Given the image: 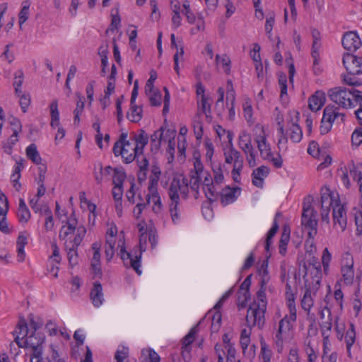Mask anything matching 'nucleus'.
I'll return each mask as SVG.
<instances>
[{
  "instance_id": "obj_24",
  "label": "nucleus",
  "mask_w": 362,
  "mask_h": 362,
  "mask_svg": "<svg viewBox=\"0 0 362 362\" xmlns=\"http://www.w3.org/2000/svg\"><path fill=\"white\" fill-rule=\"evenodd\" d=\"M139 154L140 153L136 150V147H134V145L131 143L130 146H127L126 145L123 146L122 154L121 156L125 163H130L136 158V157H138Z\"/></svg>"
},
{
  "instance_id": "obj_48",
  "label": "nucleus",
  "mask_w": 362,
  "mask_h": 362,
  "mask_svg": "<svg viewBox=\"0 0 362 362\" xmlns=\"http://www.w3.org/2000/svg\"><path fill=\"white\" fill-rule=\"evenodd\" d=\"M321 209H330V206H333V199L329 193H322L321 195Z\"/></svg>"
},
{
  "instance_id": "obj_64",
  "label": "nucleus",
  "mask_w": 362,
  "mask_h": 362,
  "mask_svg": "<svg viewBox=\"0 0 362 362\" xmlns=\"http://www.w3.org/2000/svg\"><path fill=\"white\" fill-rule=\"evenodd\" d=\"M251 143V138L249 134L246 132H243L239 136L238 139V146L239 147H242L244 144H249Z\"/></svg>"
},
{
  "instance_id": "obj_37",
  "label": "nucleus",
  "mask_w": 362,
  "mask_h": 362,
  "mask_svg": "<svg viewBox=\"0 0 362 362\" xmlns=\"http://www.w3.org/2000/svg\"><path fill=\"white\" fill-rule=\"evenodd\" d=\"M151 172L153 175L151 176L149 178L148 187H157L160 175L161 174L160 169L157 165H153L151 167Z\"/></svg>"
},
{
  "instance_id": "obj_53",
  "label": "nucleus",
  "mask_w": 362,
  "mask_h": 362,
  "mask_svg": "<svg viewBox=\"0 0 362 362\" xmlns=\"http://www.w3.org/2000/svg\"><path fill=\"white\" fill-rule=\"evenodd\" d=\"M356 75H350L349 73L343 76V81L345 83L351 86H360L362 85V81L355 77Z\"/></svg>"
},
{
  "instance_id": "obj_43",
  "label": "nucleus",
  "mask_w": 362,
  "mask_h": 362,
  "mask_svg": "<svg viewBox=\"0 0 362 362\" xmlns=\"http://www.w3.org/2000/svg\"><path fill=\"white\" fill-rule=\"evenodd\" d=\"M302 308L305 310L309 311L313 305V300L311 297V291L310 288H307L301 300Z\"/></svg>"
},
{
  "instance_id": "obj_29",
  "label": "nucleus",
  "mask_w": 362,
  "mask_h": 362,
  "mask_svg": "<svg viewBox=\"0 0 362 362\" xmlns=\"http://www.w3.org/2000/svg\"><path fill=\"white\" fill-rule=\"evenodd\" d=\"M26 155L27 157L34 163L37 165H40L41 163L42 158L35 144H31L27 147Z\"/></svg>"
},
{
  "instance_id": "obj_25",
  "label": "nucleus",
  "mask_w": 362,
  "mask_h": 362,
  "mask_svg": "<svg viewBox=\"0 0 362 362\" xmlns=\"http://www.w3.org/2000/svg\"><path fill=\"white\" fill-rule=\"evenodd\" d=\"M269 173V168L264 165H262L255 170L252 174L253 185L257 187H262L263 182L262 177H266Z\"/></svg>"
},
{
  "instance_id": "obj_26",
  "label": "nucleus",
  "mask_w": 362,
  "mask_h": 362,
  "mask_svg": "<svg viewBox=\"0 0 362 362\" xmlns=\"http://www.w3.org/2000/svg\"><path fill=\"white\" fill-rule=\"evenodd\" d=\"M196 334V327L192 328L189 333L183 338L182 339V349H183V355L185 356V353L189 354L191 351L190 345L194 340Z\"/></svg>"
},
{
  "instance_id": "obj_39",
  "label": "nucleus",
  "mask_w": 362,
  "mask_h": 362,
  "mask_svg": "<svg viewBox=\"0 0 362 362\" xmlns=\"http://www.w3.org/2000/svg\"><path fill=\"white\" fill-rule=\"evenodd\" d=\"M137 159V163L139 168L141 172H143V177L140 175L139 176V180H144L146 178V171L148 170V160L146 158L143 156V154H139L138 157H136Z\"/></svg>"
},
{
  "instance_id": "obj_56",
  "label": "nucleus",
  "mask_w": 362,
  "mask_h": 362,
  "mask_svg": "<svg viewBox=\"0 0 362 362\" xmlns=\"http://www.w3.org/2000/svg\"><path fill=\"white\" fill-rule=\"evenodd\" d=\"M23 168V163L20 161L16 162L13 172L11 176V180L12 182L19 181V179L21 178V172Z\"/></svg>"
},
{
  "instance_id": "obj_20",
  "label": "nucleus",
  "mask_w": 362,
  "mask_h": 362,
  "mask_svg": "<svg viewBox=\"0 0 362 362\" xmlns=\"http://www.w3.org/2000/svg\"><path fill=\"white\" fill-rule=\"evenodd\" d=\"M325 100V93L317 90L308 100L309 108L313 112H317L324 105Z\"/></svg>"
},
{
  "instance_id": "obj_10",
  "label": "nucleus",
  "mask_w": 362,
  "mask_h": 362,
  "mask_svg": "<svg viewBox=\"0 0 362 362\" xmlns=\"http://www.w3.org/2000/svg\"><path fill=\"white\" fill-rule=\"evenodd\" d=\"M341 273L346 285H351L354 278V259L349 253L344 255L342 259Z\"/></svg>"
},
{
  "instance_id": "obj_58",
  "label": "nucleus",
  "mask_w": 362,
  "mask_h": 362,
  "mask_svg": "<svg viewBox=\"0 0 362 362\" xmlns=\"http://www.w3.org/2000/svg\"><path fill=\"white\" fill-rule=\"evenodd\" d=\"M286 321L284 320H280L279 324V329L276 333L275 341L278 346H281L283 344L282 334L283 332H286V331L284 329V323Z\"/></svg>"
},
{
  "instance_id": "obj_21",
  "label": "nucleus",
  "mask_w": 362,
  "mask_h": 362,
  "mask_svg": "<svg viewBox=\"0 0 362 362\" xmlns=\"http://www.w3.org/2000/svg\"><path fill=\"white\" fill-rule=\"evenodd\" d=\"M66 224V226H63L60 229L59 237L61 240H65L69 235L74 233L75 230L77 231L78 228V227H76L77 220L75 217L74 212L71 215Z\"/></svg>"
},
{
  "instance_id": "obj_35",
  "label": "nucleus",
  "mask_w": 362,
  "mask_h": 362,
  "mask_svg": "<svg viewBox=\"0 0 362 362\" xmlns=\"http://www.w3.org/2000/svg\"><path fill=\"white\" fill-rule=\"evenodd\" d=\"M30 2L29 0L23 2V7L18 14L20 28H22V25L28 19L29 17V8Z\"/></svg>"
},
{
  "instance_id": "obj_32",
  "label": "nucleus",
  "mask_w": 362,
  "mask_h": 362,
  "mask_svg": "<svg viewBox=\"0 0 362 362\" xmlns=\"http://www.w3.org/2000/svg\"><path fill=\"white\" fill-rule=\"evenodd\" d=\"M279 215V213H277L276 214L275 218L274 219L273 225L267 235V238H266V241H265V249L267 251L269 250V246L272 244V239L276 235V233H277V231L279 230V224H278L277 220H276V217Z\"/></svg>"
},
{
  "instance_id": "obj_12",
  "label": "nucleus",
  "mask_w": 362,
  "mask_h": 362,
  "mask_svg": "<svg viewBox=\"0 0 362 362\" xmlns=\"http://www.w3.org/2000/svg\"><path fill=\"white\" fill-rule=\"evenodd\" d=\"M341 43L344 48L350 52L356 51L362 45V42L358 35L354 31L346 32L343 35Z\"/></svg>"
},
{
  "instance_id": "obj_57",
  "label": "nucleus",
  "mask_w": 362,
  "mask_h": 362,
  "mask_svg": "<svg viewBox=\"0 0 362 362\" xmlns=\"http://www.w3.org/2000/svg\"><path fill=\"white\" fill-rule=\"evenodd\" d=\"M8 210V202L6 195L0 192V214L6 215Z\"/></svg>"
},
{
  "instance_id": "obj_19",
  "label": "nucleus",
  "mask_w": 362,
  "mask_h": 362,
  "mask_svg": "<svg viewBox=\"0 0 362 362\" xmlns=\"http://www.w3.org/2000/svg\"><path fill=\"white\" fill-rule=\"evenodd\" d=\"M263 134L258 135L255 141L257 144V148L260 152L261 157L264 159H269L271 158L272 151L270 145L267 143L264 132L262 130Z\"/></svg>"
},
{
  "instance_id": "obj_44",
  "label": "nucleus",
  "mask_w": 362,
  "mask_h": 362,
  "mask_svg": "<svg viewBox=\"0 0 362 362\" xmlns=\"http://www.w3.org/2000/svg\"><path fill=\"white\" fill-rule=\"evenodd\" d=\"M115 239H106L105 253L107 261H110L115 254Z\"/></svg>"
},
{
  "instance_id": "obj_59",
  "label": "nucleus",
  "mask_w": 362,
  "mask_h": 362,
  "mask_svg": "<svg viewBox=\"0 0 362 362\" xmlns=\"http://www.w3.org/2000/svg\"><path fill=\"white\" fill-rule=\"evenodd\" d=\"M356 332L353 330H347L346 332L345 340L346 344V349L348 351H350L351 347L355 342Z\"/></svg>"
},
{
  "instance_id": "obj_42",
  "label": "nucleus",
  "mask_w": 362,
  "mask_h": 362,
  "mask_svg": "<svg viewBox=\"0 0 362 362\" xmlns=\"http://www.w3.org/2000/svg\"><path fill=\"white\" fill-rule=\"evenodd\" d=\"M212 170L214 173V181L215 184L218 185L222 183L224 180V176L222 172L221 164H213Z\"/></svg>"
},
{
  "instance_id": "obj_13",
  "label": "nucleus",
  "mask_w": 362,
  "mask_h": 362,
  "mask_svg": "<svg viewBox=\"0 0 362 362\" xmlns=\"http://www.w3.org/2000/svg\"><path fill=\"white\" fill-rule=\"evenodd\" d=\"M202 175H203L204 177L203 190L208 200L212 202L217 199L218 194L214 185V179L209 172H204Z\"/></svg>"
},
{
  "instance_id": "obj_5",
  "label": "nucleus",
  "mask_w": 362,
  "mask_h": 362,
  "mask_svg": "<svg viewBox=\"0 0 362 362\" xmlns=\"http://www.w3.org/2000/svg\"><path fill=\"white\" fill-rule=\"evenodd\" d=\"M339 107L334 105H327L323 112V116L321 120V125L320 127L321 134H327L331 128L332 122L339 117H341V120H344L345 114L340 113L338 112Z\"/></svg>"
},
{
  "instance_id": "obj_36",
  "label": "nucleus",
  "mask_w": 362,
  "mask_h": 362,
  "mask_svg": "<svg viewBox=\"0 0 362 362\" xmlns=\"http://www.w3.org/2000/svg\"><path fill=\"white\" fill-rule=\"evenodd\" d=\"M290 139L295 143H298L301 141L303 136L302 129L297 124L293 123L290 128Z\"/></svg>"
},
{
  "instance_id": "obj_16",
  "label": "nucleus",
  "mask_w": 362,
  "mask_h": 362,
  "mask_svg": "<svg viewBox=\"0 0 362 362\" xmlns=\"http://www.w3.org/2000/svg\"><path fill=\"white\" fill-rule=\"evenodd\" d=\"M148 194L146 195V202L149 204L151 201L153 202V211L158 214L163 207L160 197L158 192L157 187H148Z\"/></svg>"
},
{
  "instance_id": "obj_7",
  "label": "nucleus",
  "mask_w": 362,
  "mask_h": 362,
  "mask_svg": "<svg viewBox=\"0 0 362 362\" xmlns=\"http://www.w3.org/2000/svg\"><path fill=\"white\" fill-rule=\"evenodd\" d=\"M179 192L184 199H187L189 193V181L187 178L183 177L182 179L178 177H175L172 180L168 190V195L170 199H180Z\"/></svg>"
},
{
  "instance_id": "obj_46",
  "label": "nucleus",
  "mask_w": 362,
  "mask_h": 362,
  "mask_svg": "<svg viewBox=\"0 0 362 362\" xmlns=\"http://www.w3.org/2000/svg\"><path fill=\"white\" fill-rule=\"evenodd\" d=\"M212 322H211V331L214 332H217L221 325V314L219 311H216L212 316Z\"/></svg>"
},
{
  "instance_id": "obj_49",
  "label": "nucleus",
  "mask_w": 362,
  "mask_h": 362,
  "mask_svg": "<svg viewBox=\"0 0 362 362\" xmlns=\"http://www.w3.org/2000/svg\"><path fill=\"white\" fill-rule=\"evenodd\" d=\"M250 300V291H245L243 293L238 296V307L239 310L243 309L246 307L247 302Z\"/></svg>"
},
{
  "instance_id": "obj_15",
  "label": "nucleus",
  "mask_w": 362,
  "mask_h": 362,
  "mask_svg": "<svg viewBox=\"0 0 362 362\" xmlns=\"http://www.w3.org/2000/svg\"><path fill=\"white\" fill-rule=\"evenodd\" d=\"M90 298L93 305L98 308L104 301V295L103 293V287L99 281H95L93 288L90 290Z\"/></svg>"
},
{
  "instance_id": "obj_52",
  "label": "nucleus",
  "mask_w": 362,
  "mask_h": 362,
  "mask_svg": "<svg viewBox=\"0 0 362 362\" xmlns=\"http://www.w3.org/2000/svg\"><path fill=\"white\" fill-rule=\"evenodd\" d=\"M279 84L281 89V98L284 95H287V76L285 74L281 73L279 76Z\"/></svg>"
},
{
  "instance_id": "obj_40",
  "label": "nucleus",
  "mask_w": 362,
  "mask_h": 362,
  "mask_svg": "<svg viewBox=\"0 0 362 362\" xmlns=\"http://www.w3.org/2000/svg\"><path fill=\"white\" fill-rule=\"evenodd\" d=\"M194 132L197 139H200L203 135V124L200 120V113L197 112L193 122Z\"/></svg>"
},
{
  "instance_id": "obj_38",
  "label": "nucleus",
  "mask_w": 362,
  "mask_h": 362,
  "mask_svg": "<svg viewBox=\"0 0 362 362\" xmlns=\"http://www.w3.org/2000/svg\"><path fill=\"white\" fill-rule=\"evenodd\" d=\"M258 272H259V276H261L260 283H262V285L267 284L270 279V276L269 275V272H268V261L267 260L263 261Z\"/></svg>"
},
{
  "instance_id": "obj_27",
  "label": "nucleus",
  "mask_w": 362,
  "mask_h": 362,
  "mask_svg": "<svg viewBox=\"0 0 362 362\" xmlns=\"http://www.w3.org/2000/svg\"><path fill=\"white\" fill-rule=\"evenodd\" d=\"M18 217L20 222L27 223L30 218V213L23 199H19Z\"/></svg>"
},
{
  "instance_id": "obj_23",
  "label": "nucleus",
  "mask_w": 362,
  "mask_h": 362,
  "mask_svg": "<svg viewBox=\"0 0 362 362\" xmlns=\"http://www.w3.org/2000/svg\"><path fill=\"white\" fill-rule=\"evenodd\" d=\"M165 129V127L162 126L151 135V151L154 153H157L160 148Z\"/></svg>"
},
{
  "instance_id": "obj_30",
  "label": "nucleus",
  "mask_w": 362,
  "mask_h": 362,
  "mask_svg": "<svg viewBox=\"0 0 362 362\" xmlns=\"http://www.w3.org/2000/svg\"><path fill=\"white\" fill-rule=\"evenodd\" d=\"M126 177V173L122 168H114L112 183L115 186L123 187Z\"/></svg>"
},
{
  "instance_id": "obj_2",
  "label": "nucleus",
  "mask_w": 362,
  "mask_h": 362,
  "mask_svg": "<svg viewBox=\"0 0 362 362\" xmlns=\"http://www.w3.org/2000/svg\"><path fill=\"white\" fill-rule=\"evenodd\" d=\"M354 88L347 89L344 87H334L328 91L331 100L343 108H351L354 107Z\"/></svg>"
},
{
  "instance_id": "obj_18",
  "label": "nucleus",
  "mask_w": 362,
  "mask_h": 362,
  "mask_svg": "<svg viewBox=\"0 0 362 362\" xmlns=\"http://www.w3.org/2000/svg\"><path fill=\"white\" fill-rule=\"evenodd\" d=\"M148 136L142 129H139L138 134H134L132 139V144L136 147V150L140 154H143L144 148L148 143Z\"/></svg>"
},
{
  "instance_id": "obj_50",
  "label": "nucleus",
  "mask_w": 362,
  "mask_h": 362,
  "mask_svg": "<svg viewBox=\"0 0 362 362\" xmlns=\"http://www.w3.org/2000/svg\"><path fill=\"white\" fill-rule=\"evenodd\" d=\"M289 233H286V230L282 233L280 241H279V253L284 255L286 252V246L289 241Z\"/></svg>"
},
{
  "instance_id": "obj_51",
  "label": "nucleus",
  "mask_w": 362,
  "mask_h": 362,
  "mask_svg": "<svg viewBox=\"0 0 362 362\" xmlns=\"http://www.w3.org/2000/svg\"><path fill=\"white\" fill-rule=\"evenodd\" d=\"M120 22H121V18H120V16L119 15L118 8H116V13L114 14L113 13H112L111 24H110L109 28L107 30L106 33H108L109 30L113 32L115 30H117L118 28H119V25L120 24Z\"/></svg>"
},
{
  "instance_id": "obj_1",
  "label": "nucleus",
  "mask_w": 362,
  "mask_h": 362,
  "mask_svg": "<svg viewBox=\"0 0 362 362\" xmlns=\"http://www.w3.org/2000/svg\"><path fill=\"white\" fill-rule=\"evenodd\" d=\"M260 288L257 292L258 303L255 301L250 305L246 315V321L249 327L258 326L259 329L262 328L264 325V314L267 310L266 300V286L260 283Z\"/></svg>"
},
{
  "instance_id": "obj_61",
  "label": "nucleus",
  "mask_w": 362,
  "mask_h": 362,
  "mask_svg": "<svg viewBox=\"0 0 362 362\" xmlns=\"http://www.w3.org/2000/svg\"><path fill=\"white\" fill-rule=\"evenodd\" d=\"M9 124L12 126V131L16 134H19L21 132L22 126L20 120L14 117H11L8 119Z\"/></svg>"
},
{
  "instance_id": "obj_33",
  "label": "nucleus",
  "mask_w": 362,
  "mask_h": 362,
  "mask_svg": "<svg viewBox=\"0 0 362 362\" xmlns=\"http://www.w3.org/2000/svg\"><path fill=\"white\" fill-rule=\"evenodd\" d=\"M348 167L350 175L354 180H357L359 177H362V163H358L356 164L351 160L349 163Z\"/></svg>"
},
{
  "instance_id": "obj_8",
  "label": "nucleus",
  "mask_w": 362,
  "mask_h": 362,
  "mask_svg": "<svg viewBox=\"0 0 362 362\" xmlns=\"http://www.w3.org/2000/svg\"><path fill=\"white\" fill-rule=\"evenodd\" d=\"M342 62L350 75H359L362 74V57H358L347 52L344 54Z\"/></svg>"
},
{
  "instance_id": "obj_60",
  "label": "nucleus",
  "mask_w": 362,
  "mask_h": 362,
  "mask_svg": "<svg viewBox=\"0 0 362 362\" xmlns=\"http://www.w3.org/2000/svg\"><path fill=\"white\" fill-rule=\"evenodd\" d=\"M30 104V95L29 93L22 94L20 97V105L23 112H27V108Z\"/></svg>"
},
{
  "instance_id": "obj_11",
  "label": "nucleus",
  "mask_w": 362,
  "mask_h": 362,
  "mask_svg": "<svg viewBox=\"0 0 362 362\" xmlns=\"http://www.w3.org/2000/svg\"><path fill=\"white\" fill-rule=\"evenodd\" d=\"M51 122L50 125L53 128L58 127L57 134H56L55 139H62L65 135V129L59 127V112L58 110L57 100H53L49 105Z\"/></svg>"
},
{
  "instance_id": "obj_45",
  "label": "nucleus",
  "mask_w": 362,
  "mask_h": 362,
  "mask_svg": "<svg viewBox=\"0 0 362 362\" xmlns=\"http://www.w3.org/2000/svg\"><path fill=\"white\" fill-rule=\"evenodd\" d=\"M332 259L331 253L329 252L328 249L326 247L322 252V264L323 266L324 272L326 274H328L329 272V266Z\"/></svg>"
},
{
  "instance_id": "obj_41",
  "label": "nucleus",
  "mask_w": 362,
  "mask_h": 362,
  "mask_svg": "<svg viewBox=\"0 0 362 362\" xmlns=\"http://www.w3.org/2000/svg\"><path fill=\"white\" fill-rule=\"evenodd\" d=\"M201 177L199 175H196L194 174H190V181L189 182V185L192 191L195 192L194 197L197 199L199 196V185L201 181Z\"/></svg>"
},
{
  "instance_id": "obj_9",
  "label": "nucleus",
  "mask_w": 362,
  "mask_h": 362,
  "mask_svg": "<svg viewBox=\"0 0 362 362\" xmlns=\"http://www.w3.org/2000/svg\"><path fill=\"white\" fill-rule=\"evenodd\" d=\"M334 227L344 231L347 225L346 211L344 205L336 203L332 206Z\"/></svg>"
},
{
  "instance_id": "obj_6",
  "label": "nucleus",
  "mask_w": 362,
  "mask_h": 362,
  "mask_svg": "<svg viewBox=\"0 0 362 362\" xmlns=\"http://www.w3.org/2000/svg\"><path fill=\"white\" fill-rule=\"evenodd\" d=\"M316 212L310 205L304 204L301 217L302 225L308 230V237L313 238L317 234V221L315 218Z\"/></svg>"
},
{
  "instance_id": "obj_3",
  "label": "nucleus",
  "mask_w": 362,
  "mask_h": 362,
  "mask_svg": "<svg viewBox=\"0 0 362 362\" xmlns=\"http://www.w3.org/2000/svg\"><path fill=\"white\" fill-rule=\"evenodd\" d=\"M45 341V337L39 333H32L23 341L25 348L30 349L32 354L30 362H42V344Z\"/></svg>"
},
{
  "instance_id": "obj_22",
  "label": "nucleus",
  "mask_w": 362,
  "mask_h": 362,
  "mask_svg": "<svg viewBox=\"0 0 362 362\" xmlns=\"http://www.w3.org/2000/svg\"><path fill=\"white\" fill-rule=\"evenodd\" d=\"M238 190H240L239 187L230 188L227 186L224 187L221 192V202L223 206H226L230 203H233L237 199L236 192Z\"/></svg>"
},
{
  "instance_id": "obj_63",
  "label": "nucleus",
  "mask_w": 362,
  "mask_h": 362,
  "mask_svg": "<svg viewBox=\"0 0 362 362\" xmlns=\"http://www.w3.org/2000/svg\"><path fill=\"white\" fill-rule=\"evenodd\" d=\"M287 305L289 309L290 319L295 322L296 320V308L295 305V300L288 299L287 301Z\"/></svg>"
},
{
  "instance_id": "obj_14",
  "label": "nucleus",
  "mask_w": 362,
  "mask_h": 362,
  "mask_svg": "<svg viewBox=\"0 0 362 362\" xmlns=\"http://www.w3.org/2000/svg\"><path fill=\"white\" fill-rule=\"evenodd\" d=\"M120 257L124 262L126 265L129 264V266L134 269V271L140 275L141 274V271L140 270V262H141V254L139 255H136L134 257L132 255V253L126 251L125 247H121L120 249Z\"/></svg>"
},
{
  "instance_id": "obj_31",
  "label": "nucleus",
  "mask_w": 362,
  "mask_h": 362,
  "mask_svg": "<svg viewBox=\"0 0 362 362\" xmlns=\"http://www.w3.org/2000/svg\"><path fill=\"white\" fill-rule=\"evenodd\" d=\"M130 113H127V118L132 122H138L142 118V108L135 103L131 105Z\"/></svg>"
},
{
  "instance_id": "obj_55",
  "label": "nucleus",
  "mask_w": 362,
  "mask_h": 362,
  "mask_svg": "<svg viewBox=\"0 0 362 362\" xmlns=\"http://www.w3.org/2000/svg\"><path fill=\"white\" fill-rule=\"evenodd\" d=\"M233 155L234 156L233 169L243 170L244 160L240 153L237 150H234Z\"/></svg>"
},
{
  "instance_id": "obj_4",
  "label": "nucleus",
  "mask_w": 362,
  "mask_h": 362,
  "mask_svg": "<svg viewBox=\"0 0 362 362\" xmlns=\"http://www.w3.org/2000/svg\"><path fill=\"white\" fill-rule=\"evenodd\" d=\"M86 233V229L84 226H80L77 229V234L73 240L69 242H65V248L67 250V257L70 266L74 267L78 264V253L77 250L78 246L81 245L85 235Z\"/></svg>"
},
{
  "instance_id": "obj_17",
  "label": "nucleus",
  "mask_w": 362,
  "mask_h": 362,
  "mask_svg": "<svg viewBox=\"0 0 362 362\" xmlns=\"http://www.w3.org/2000/svg\"><path fill=\"white\" fill-rule=\"evenodd\" d=\"M356 181L359 186V192L361 193V199L358 207L354 209V215L356 226V234L360 235L362 233V176Z\"/></svg>"
},
{
  "instance_id": "obj_47",
  "label": "nucleus",
  "mask_w": 362,
  "mask_h": 362,
  "mask_svg": "<svg viewBox=\"0 0 362 362\" xmlns=\"http://www.w3.org/2000/svg\"><path fill=\"white\" fill-rule=\"evenodd\" d=\"M147 95L152 106L158 107L161 105V93L158 89L148 93Z\"/></svg>"
},
{
  "instance_id": "obj_62",
  "label": "nucleus",
  "mask_w": 362,
  "mask_h": 362,
  "mask_svg": "<svg viewBox=\"0 0 362 362\" xmlns=\"http://www.w3.org/2000/svg\"><path fill=\"white\" fill-rule=\"evenodd\" d=\"M274 23V14L272 13L271 16L267 18L265 23V31L268 35V38H270V34L272 30Z\"/></svg>"
},
{
  "instance_id": "obj_34",
  "label": "nucleus",
  "mask_w": 362,
  "mask_h": 362,
  "mask_svg": "<svg viewBox=\"0 0 362 362\" xmlns=\"http://www.w3.org/2000/svg\"><path fill=\"white\" fill-rule=\"evenodd\" d=\"M171 203L169 206V211L172 218V221L174 223H176L180 219V215L178 213V205L180 204V199H170Z\"/></svg>"
},
{
  "instance_id": "obj_54",
  "label": "nucleus",
  "mask_w": 362,
  "mask_h": 362,
  "mask_svg": "<svg viewBox=\"0 0 362 362\" xmlns=\"http://www.w3.org/2000/svg\"><path fill=\"white\" fill-rule=\"evenodd\" d=\"M351 142L353 145L358 146L362 144V127L355 129L351 135Z\"/></svg>"
},
{
  "instance_id": "obj_28",
  "label": "nucleus",
  "mask_w": 362,
  "mask_h": 362,
  "mask_svg": "<svg viewBox=\"0 0 362 362\" xmlns=\"http://www.w3.org/2000/svg\"><path fill=\"white\" fill-rule=\"evenodd\" d=\"M322 336L323 337V343L326 344L329 337V334L332 327V318H326L320 324Z\"/></svg>"
}]
</instances>
